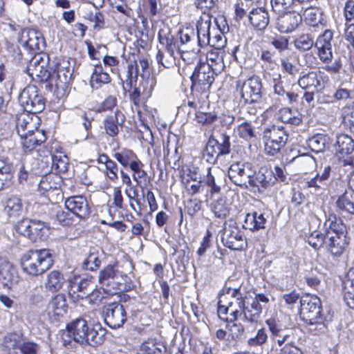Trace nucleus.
Returning <instances> with one entry per match:
<instances>
[{"label": "nucleus", "instance_id": "nucleus-27", "mask_svg": "<svg viewBox=\"0 0 354 354\" xmlns=\"http://www.w3.org/2000/svg\"><path fill=\"white\" fill-rule=\"evenodd\" d=\"M248 18L253 28L259 30L266 29L270 21L268 12L263 8L252 9L248 13Z\"/></svg>", "mask_w": 354, "mask_h": 354}, {"label": "nucleus", "instance_id": "nucleus-50", "mask_svg": "<svg viewBox=\"0 0 354 354\" xmlns=\"http://www.w3.org/2000/svg\"><path fill=\"white\" fill-rule=\"evenodd\" d=\"M225 26H223V29H221L219 26L218 28H213L212 34L211 37L209 44L210 46L214 47L216 50H221L223 48L226 44V39L223 35L225 32Z\"/></svg>", "mask_w": 354, "mask_h": 354}, {"label": "nucleus", "instance_id": "nucleus-21", "mask_svg": "<svg viewBox=\"0 0 354 354\" xmlns=\"http://www.w3.org/2000/svg\"><path fill=\"white\" fill-rule=\"evenodd\" d=\"M88 326L84 319H76L66 325L68 335L75 342L84 345L88 340L86 334L88 331Z\"/></svg>", "mask_w": 354, "mask_h": 354}, {"label": "nucleus", "instance_id": "nucleus-38", "mask_svg": "<svg viewBox=\"0 0 354 354\" xmlns=\"http://www.w3.org/2000/svg\"><path fill=\"white\" fill-rule=\"evenodd\" d=\"M304 8L301 12L302 19L310 26H316L322 20V12L317 8V5H308Z\"/></svg>", "mask_w": 354, "mask_h": 354}, {"label": "nucleus", "instance_id": "nucleus-31", "mask_svg": "<svg viewBox=\"0 0 354 354\" xmlns=\"http://www.w3.org/2000/svg\"><path fill=\"white\" fill-rule=\"evenodd\" d=\"M103 259L104 252L98 248H92L82 262V268L91 271L96 270L100 268Z\"/></svg>", "mask_w": 354, "mask_h": 354}, {"label": "nucleus", "instance_id": "nucleus-24", "mask_svg": "<svg viewBox=\"0 0 354 354\" xmlns=\"http://www.w3.org/2000/svg\"><path fill=\"white\" fill-rule=\"evenodd\" d=\"M19 281L17 270L12 264L3 261L0 263V283L8 289H11Z\"/></svg>", "mask_w": 354, "mask_h": 354}, {"label": "nucleus", "instance_id": "nucleus-51", "mask_svg": "<svg viewBox=\"0 0 354 354\" xmlns=\"http://www.w3.org/2000/svg\"><path fill=\"white\" fill-rule=\"evenodd\" d=\"M22 207L21 199L17 196H12L7 200L4 210L9 216H15L21 212Z\"/></svg>", "mask_w": 354, "mask_h": 354}, {"label": "nucleus", "instance_id": "nucleus-41", "mask_svg": "<svg viewBox=\"0 0 354 354\" xmlns=\"http://www.w3.org/2000/svg\"><path fill=\"white\" fill-rule=\"evenodd\" d=\"M279 119L283 123L297 126L302 122V115L297 109L283 108L279 111Z\"/></svg>", "mask_w": 354, "mask_h": 354}, {"label": "nucleus", "instance_id": "nucleus-2", "mask_svg": "<svg viewBox=\"0 0 354 354\" xmlns=\"http://www.w3.org/2000/svg\"><path fill=\"white\" fill-rule=\"evenodd\" d=\"M98 281L104 291L111 294L115 293L118 290L127 292L134 287L131 278L120 271L115 264H109L101 270Z\"/></svg>", "mask_w": 354, "mask_h": 354}, {"label": "nucleus", "instance_id": "nucleus-14", "mask_svg": "<svg viewBox=\"0 0 354 354\" xmlns=\"http://www.w3.org/2000/svg\"><path fill=\"white\" fill-rule=\"evenodd\" d=\"M18 41L30 52L42 51L45 48L41 32L35 29H24L18 37Z\"/></svg>", "mask_w": 354, "mask_h": 354}, {"label": "nucleus", "instance_id": "nucleus-49", "mask_svg": "<svg viewBox=\"0 0 354 354\" xmlns=\"http://www.w3.org/2000/svg\"><path fill=\"white\" fill-rule=\"evenodd\" d=\"M31 118L28 113H23L17 116V132L19 136H24L28 129H32V123Z\"/></svg>", "mask_w": 354, "mask_h": 354}, {"label": "nucleus", "instance_id": "nucleus-11", "mask_svg": "<svg viewBox=\"0 0 354 354\" xmlns=\"http://www.w3.org/2000/svg\"><path fill=\"white\" fill-rule=\"evenodd\" d=\"M104 319L111 328L122 327L127 321V313L124 306L118 302L106 304L103 308Z\"/></svg>", "mask_w": 354, "mask_h": 354}, {"label": "nucleus", "instance_id": "nucleus-35", "mask_svg": "<svg viewBox=\"0 0 354 354\" xmlns=\"http://www.w3.org/2000/svg\"><path fill=\"white\" fill-rule=\"evenodd\" d=\"M15 171L13 164L5 160H0V191L10 185Z\"/></svg>", "mask_w": 354, "mask_h": 354}, {"label": "nucleus", "instance_id": "nucleus-16", "mask_svg": "<svg viewBox=\"0 0 354 354\" xmlns=\"http://www.w3.org/2000/svg\"><path fill=\"white\" fill-rule=\"evenodd\" d=\"M275 182L276 178L274 176V171L271 167L262 166L257 172L252 170L250 188H257L259 192H262L267 188L273 186Z\"/></svg>", "mask_w": 354, "mask_h": 354}, {"label": "nucleus", "instance_id": "nucleus-5", "mask_svg": "<svg viewBox=\"0 0 354 354\" xmlns=\"http://www.w3.org/2000/svg\"><path fill=\"white\" fill-rule=\"evenodd\" d=\"M218 68H212V64L200 61L190 77L191 89L193 93H203L210 88L217 75Z\"/></svg>", "mask_w": 354, "mask_h": 354}, {"label": "nucleus", "instance_id": "nucleus-40", "mask_svg": "<svg viewBox=\"0 0 354 354\" xmlns=\"http://www.w3.org/2000/svg\"><path fill=\"white\" fill-rule=\"evenodd\" d=\"M48 308L55 315L62 316L67 312L68 304L64 294H57L52 297L48 303Z\"/></svg>", "mask_w": 354, "mask_h": 354}, {"label": "nucleus", "instance_id": "nucleus-43", "mask_svg": "<svg viewBox=\"0 0 354 354\" xmlns=\"http://www.w3.org/2000/svg\"><path fill=\"white\" fill-rule=\"evenodd\" d=\"M329 138L324 134L317 133L308 138V147L314 152H323L328 145Z\"/></svg>", "mask_w": 354, "mask_h": 354}, {"label": "nucleus", "instance_id": "nucleus-37", "mask_svg": "<svg viewBox=\"0 0 354 354\" xmlns=\"http://www.w3.org/2000/svg\"><path fill=\"white\" fill-rule=\"evenodd\" d=\"M4 344L5 346L9 349L18 347L21 354H37L39 350V346L33 342H24L17 345L16 340H12L8 337H5Z\"/></svg>", "mask_w": 354, "mask_h": 354}, {"label": "nucleus", "instance_id": "nucleus-44", "mask_svg": "<svg viewBox=\"0 0 354 354\" xmlns=\"http://www.w3.org/2000/svg\"><path fill=\"white\" fill-rule=\"evenodd\" d=\"M293 44L299 52L309 50L315 46L314 36L311 33L299 34L295 38Z\"/></svg>", "mask_w": 354, "mask_h": 354}, {"label": "nucleus", "instance_id": "nucleus-10", "mask_svg": "<svg viewBox=\"0 0 354 354\" xmlns=\"http://www.w3.org/2000/svg\"><path fill=\"white\" fill-rule=\"evenodd\" d=\"M252 170L251 163L237 162L230 167L228 177L234 185L243 188H250Z\"/></svg>", "mask_w": 354, "mask_h": 354}, {"label": "nucleus", "instance_id": "nucleus-52", "mask_svg": "<svg viewBox=\"0 0 354 354\" xmlns=\"http://www.w3.org/2000/svg\"><path fill=\"white\" fill-rule=\"evenodd\" d=\"M53 175L42 176L38 185L39 191L41 194L57 189L59 184L54 180Z\"/></svg>", "mask_w": 354, "mask_h": 354}, {"label": "nucleus", "instance_id": "nucleus-54", "mask_svg": "<svg viewBox=\"0 0 354 354\" xmlns=\"http://www.w3.org/2000/svg\"><path fill=\"white\" fill-rule=\"evenodd\" d=\"M273 12L282 14L286 11L294 10V0H270Z\"/></svg>", "mask_w": 354, "mask_h": 354}, {"label": "nucleus", "instance_id": "nucleus-36", "mask_svg": "<svg viewBox=\"0 0 354 354\" xmlns=\"http://www.w3.org/2000/svg\"><path fill=\"white\" fill-rule=\"evenodd\" d=\"M88 340L85 342L84 345H90L96 346L102 344L104 341V335L106 330L102 328L100 324H96L93 326H88Z\"/></svg>", "mask_w": 354, "mask_h": 354}, {"label": "nucleus", "instance_id": "nucleus-15", "mask_svg": "<svg viewBox=\"0 0 354 354\" xmlns=\"http://www.w3.org/2000/svg\"><path fill=\"white\" fill-rule=\"evenodd\" d=\"M280 15L277 17L276 27L281 33L293 32L302 21L301 12L298 10V7Z\"/></svg>", "mask_w": 354, "mask_h": 354}, {"label": "nucleus", "instance_id": "nucleus-1", "mask_svg": "<svg viewBox=\"0 0 354 354\" xmlns=\"http://www.w3.org/2000/svg\"><path fill=\"white\" fill-rule=\"evenodd\" d=\"M243 296L241 287L225 286L218 295V315L226 322H234L240 317L243 322L252 326L260 324L263 309L267 308L271 297L269 294L253 292Z\"/></svg>", "mask_w": 354, "mask_h": 354}, {"label": "nucleus", "instance_id": "nucleus-39", "mask_svg": "<svg viewBox=\"0 0 354 354\" xmlns=\"http://www.w3.org/2000/svg\"><path fill=\"white\" fill-rule=\"evenodd\" d=\"M90 82L93 88H98L102 84L109 83L111 77L108 73L104 71L101 64H96L93 67Z\"/></svg>", "mask_w": 354, "mask_h": 354}, {"label": "nucleus", "instance_id": "nucleus-3", "mask_svg": "<svg viewBox=\"0 0 354 354\" xmlns=\"http://www.w3.org/2000/svg\"><path fill=\"white\" fill-rule=\"evenodd\" d=\"M300 307L302 319L310 326V329L318 333L324 332L326 326L320 299L316 295L306 294L300 299Z\"/></svg>", "mask_w": 354, "mask_h": 354}, {"label": "nucleus", "instance_id": "nucleus-61", "mask_svg": "<svg viewBox=\"0 0 354 354\" xmlns=\"http://www.w3.org/2000/svg\"><path fill=\"white\" fill-rule=\"evenodd\" d=\"M196 120L198 123H201L203 124H211L214 122H215L217 119V115L214 113L208 112H196Z\"/></svg>", "mask_w": 354, "mask_h": 354}, {"label": "nucleus", "instance_id": "nucleus-62", "mask_svg": "<svg viewBox=\"0 0 354 354\" xmlns=\"http://www.w3.org/2000/svg\"><path fill=\"white\" fill-rule=\"evenodd\" d=\"M232 324L229 326L231 335L233 339H241L244 336L245 331L248 328L245 327L241 323L232 322Z\"/></svg>", "mask_w": 354, "mask_h": 354}, {"label": "nucleus", "instance_id": "nucleus-30", "mask_svg": "<svg viewBox=\"0 0 354 354\" xmlns=\"http://www.w3.org/2000/svg\"><path fill=\"white\" fill-rule=\"evenodd\" d=\"M331 171L332 168L330 165L321 168L315 177L307 181L308 187L314 188L315 190L324 189L329 181Z\"/></svg>", "mask_w": 354, "mask_h": 354}, {"label": "nucleus", "instance_id": "nucleus-48", "mask_svg": "<svg viewBox=\"0 0 354 354\" xmlns=\"http://www.w3.org/2000/svg\"><path fill=\"white\" fill-rule=\"evenodd\" d=\"M354 195L352 192H345L336 201L337 207L342 211L354 214Z\"/></svg>", "mask_w": 354, "mask_h": 354}, {"label": "nucleus", "instance_id": "nucleus-18", "mask_svg": "<svg viewBox=\"0 0 354 354\" xmlns=\"http://www.w3.org/2000/svg\"><path fill=\"white\" fill-rule=\"evenodd\" d=\"M64 205L73 216L79 219H85L91 213L88 201L83 196L78 195L68 197L66 199Z\"/></svg>", "mask_w": 354, "mask_h": 354}, {"label": "nucleus", "instance_id": "nucleus-29", "mask_svg": "<svg viewBox=\"0 0 354 354\" xmlns=\"http://www.w3.org/2000/svg\"><path fill=\"white\" fill-rule=\"evenodd\" d=\"M158 40L160 44L165 48V50L170 56L175 58V52L179 46L168 26H165L159 30Z\"/></svg>", "mask_w": 354, "mask_h": 354}, {"label": "nucleus", "instance_id": "nucleus-57", "mask_svg": "<svg viewBox=\"0 0 354 354\" xmlns=\"http://www.w3.org/2000/svg\"><path fill=\"white\" fill-rule=\"evenodd\" d=\"M159 352L160 350L156 346L154 340L149 339L140 346L137 354H156Z\"/></svg>", "mask_w": 354, "mask_h": 354}, {"label": "nucleus", "instance_id": "nucleus-56", "mask_svg": "<svg viewBox=\"0 0 354 354\" xmlns=\"http://www.w3.org/2000/svg\"><path fill=\"white\" fill-rule=\"evenodd\" d=\"M237 133L240 138L246 140L255 138L254 128L248 122H243L237 127Z\"/></svg>", "mask_w": 354, "mask_h": 354}, {"label": "nucleus", "instance_id": "nucleus-47", "mask_svg": "<svg viewBox=\"0 0 354 354\" xmlns=\"http://www.w3.org/2000/svg\"><path fill=\"white\" fill-rule=\"evenodd\" d=\"M48 231V228L44 222L33 220L28 238L33 241L43 239L46 236Z\"/></svg>", "mask_w": 354, "mask_h": 354}, {"label": "nucleus", "instance_id": "nucleus-42", "mask_svg": "<svg viewBox=\"0 0 354 354\" xmlns=\"http://www.w3.org/2000/svg\"><path fill=\"white\" fill-rule=\"evenodd\" d=\"M210 209L214 216L218 218L223 219L230 214V207L227 203L226 198L219 197L218 199L212 202Z\"/></svg>", "mask_w": 354, "mask_h": 354}, {"label": "nucleus", "instance_id": "nucleus-22", "mask_svg": "<svg viewBox=\"0 0 354 354\" xmlns=\"http://www.w3.org/2000/svg\"><path fill=\"white\" fill-rule=\"evenodd\" d=\"M24 151L32 152L37 146L41 145L46 140V136L44 130L38 128L28 129L24 136H20Z\"/></svg>", "mask_w": 354, "mask_h": 354}, {"label": "nucleus", "instance_id": "nucleus-34", "mask_svg": "<svg viewBox=\"0 0 354 354\" xmlns=\"http://www.w3.org/2000/svg\"><path fill=\"white\" fill-rule=\"evenodd\" d=\"M335 148L337 153L341 156L351 154L354 150V140L346 134H339L336 136Z\"/></svg>", "mask_w": 354, "mask_h": 354}, {"label": "nucleus", "instance_id": "nucleus-45", "mask_svg": "<svg viewBox=\"0 0 354 354\" xmlns=\"http://www.w3.org/2000/svg\"><path fill=\"white\" fill-rule=\"evenodd\" d=\"M113 158L124 167L129 166L131 169L133 162H136L139 158L131 149H122L120 151L113 154Z\"/></svg>", "mask_w": 354, "mask_h": 354}, {"label": "nucleus", "instance_id": "nucleus-59", "mask_svg": "<svg viewBox=\"0 0 354 354\" xmlns=\"http://www.w3.org/2000/svg\"><path fill=\"white\" fill-rule=\"evenodd\" d=\"M290 162H295L302 165L303 169H306L315 164V159L310 155L302 153L294 157Z\"/></svg>", "mask_w": 354, "mask_h": 354}, {"label": "nucleus", "instance_id": "nucleus-23", "mask_svg": "<svg viewBox=\"0 0 354 354\" xmlns=\"http://www.w3.org/2000/svg\"><path fill=\"white\" fill-rule=\"evenodd\" d=\"M198 45L203 48L209 44L211 35L213 32L212 28V18L209 15L201 17L196 24Z\"/></svg>", "mask_w": 354, "mask_h": 354}, {"label": "nucleus", "instance_id": "nucleus-9", "mask_svg": "<svg viewBox=\"0 0 354 354\" xmlns=\"http://www.w3.org/2000/svg\"><path fill=\"white\" fill-rule=\"evenodd\" d=\"M73 71H64L58 68L52 74L50 83L45 85L46 89L53 91L58 98L66 95L69 84L73 79Z\"/></svg>", "mask_w": 354, "mask_h": 354}, {"label": "nucleus", "instance_id": "nucleus-6", "mask_svg": "<svg viewBox=\"0 0 354 354\" xmlns=\"http://www.w3.org/2000/svg\"><path fill=\"white\" fill-rule=\"evenodd\" d=\"M289 134L282 126L272 125L266 128L263 132L264 151L270 156L280 153L288 140Z\"/></svg>", "mask_w": 354, "mask_h": 354}, {"label": "nucleus", "instance_id": "nucleus-17", "mask_svg": "<svg viewBox=\"0 0 354 354\" xmlns=\"http://www.w3.org/2000/svg\"><path fill=\"white\" fill-rule=\"evenodd\" d=\"M322 74L319 70L302 71L297 79V84L302 90L319 91L323 87Z\"/></svg>", "mask_w": 354, "mask_h": 354}, {"label": "nucleus", "instance_id": "nucleus-20", "mask_svg": "<svg viewBox=\"0 0 354 354\" xmlns=\"http://www.w3.org/2000/svg\"><path fill=\"white\" fill-rule=\"evenodd\" d=\"M221 241L225 247L232 250H242L247 245L242 232L237 227L225 228Z\"/></svg>", "mask_w": 354, "mask_h": 354}, {"label": "nucleus", "instance_id": "nucleus-53", "mask_svg": "<svg viewBox=\"0 0 354 354\" xmlns=\"http://www.w3.org/2000/svg\"><path fill=\"white\" fill-rule=\"evenodd\" d=\"M326 236V233L325 231L324 233H322L319 231L315 230L308 236L307 241L312 248L317 250L325 245Z\"/></svg>", "mask_w": 354, "mask_h": 354}, {"label": "nucleus", "instance_id": "nucleus-32", "mask_svg": "<svg viewBox=\"0 0 354 354\" xmlns=\"http://www.w3.org/2000/svg\"><path fill=\"white\" fill-rule=\"evenodd\" d=\"M66 283L64 274L59 270H52L46 276L45 288L51 292L60 290Z\"/></svg>", "mask_w": 354, "mask_h": 354}, {"label": "nucleus", "instance_id": "nucleus-4", "mask_svg": "<svg viewBox=\"0 0 354 354\" xmlns=\"http://www.w3.org/2000/svg\"><path fill=\"white\" fill-rule=\"evenodd\" d=\"M54 263L50 250H30L21 258L22 270L28 274L37 276L50 269Z\"/></svg>", "mask_w": 354, "mask_h": 354}, {"label": "nucleus", "instance_id": "nucleus-46", "mask_svg": "<svg viewBox=\"0 0 354 354\" xmlns=\"http://www.w3.org/2000/svg\"><path fill=\"white\" fill-rule=\"evenodd\" d=\"M120 115V111H117L114 115L106 116L103 121L105 133L110 137L114 138L118 135V116Z\"/></svg>", "mask_w": 354, "mask_h": 354}, {"label": "nucleus", "instance_id": "nucleus-58", "mask_svg": "<svg viewBox=\"0 0 354 354\" xmlns=\"http://www.w3.org/2000/svg\"><path fill=\"white\" fill-rule=\"evenodd\" d=\"M56 219L63 226H70L74 223V216L68 210L65 212L62 209H59L56 212Z\"/></svg>", "mask_w": 354, "mask_h": 354}, {"label": "nucleus", "instance_id": "nucleus-55", "mask_svg": "<svg viewBox=\"0 0 354 354\" xmlns=\"http://www.w3.org/2000/svg\"><path fill=\"white\" fill-rule=\"evenodd\" d=\"M268 336L265 328L259 329L256 335L248 339V344L252 347L261 346L268 342Z\"/></svg>", "mask_w": 354, "mask_h": 354}, {"label": "nucleus", "instance_id": "nucleus-19", "mask_svg": "<svg viewBox=\"0 0 354 354\" xmlns=\"http://www.w3.org/2000/svg\"><path fill=\"white\" fill-rule=\"evenodd\" d=\"M333 41V32L327 29L322 35H319L315 41V46L318 50V55L323 62L331 61L333 57L332 42Z\"/></svg>", "mask_w": 354, "mask_h": 354}, {"label": "nucleus", "instance_id": "nucleus-64", "mask_svg": "<svg viewBox=\"0 0 354 354\" xmlns=\"http://www.w3.org/2000/svg\"><path fill=\"white\" fill-rule=\"evenodd\" d=\"M207 64H212V68H218V71L223 68V59L217 52L211 50L207 54Z\"/></svg>", "mask_w": 354, "mask_h": 354}, {"label": "nucleus", "instance_id": "nucleus-28", "mask_svg": "<svg viewBox=\"0 0 354 354\" xmlns=\"http://www.w3.org/2000/svg\"><path fill=\"white\" fill-rule=\"evenodd\" d=\"M324 247L333 256L339 257L342 254L348 243L346 236L326 234Z\"/></svg>", "mask_w": 354, "mask_h": 354}, {"label": "nucleus", "instance_id": "nucleus-13", "mask_svg": "<svg viewBox=\"0 0 354 354\" xmlns=\"http://www.w3.org/2000/svg\"><path fill=\"white\" fill-rule=\"evenodd\" d=\"M241 98L247 104L259 103L262 98V83L258 77L245 80L241 87Z\"/></svg>", "mask_w": 354, "mask_h": 354}, {"label": "nucleus", "instance_id": "nucleus-8", "mask_svg": "<svg viewBox=\"0 0 354 354\" xmlns=\"http://www.w3.org/2000/svg\"><path fill=\"white\" fill-rule=\"evenodd\" d=\"M231 151L230 137L225 133H221L218 138L211 136L207 142L204 156L207 161L215 163L220 156L228 155Z\"/></svg>", "mask_w": 354, "mask_h": 354}, {"label": "nucleus", "instance_id": "nucleus-60", "mask_svg": "<svg viewBox=\"0 0 354 354\" xmlns=\"http://www.w3.org/2000/svg\"><path fill=\"white\" fill-rule=\"evenodd\" d=\"M143 164L139 159L136 162L131 165V171L133 174V179L140 185V179L145 178L147 175V172L142 169Z\"/></svg>", "mask_w": 354, "mask_h": 354}, {"label": "nucleus", "instance_id": "nucleus-33", "mask_svg": "<svg viewBox=\"0 0 354 354\" xmlns=\"http://www.w3.org/2000/svg\"><path fill=\"white\" fill-rule=\"evenodd\" d=\"M266 223V219L263 214L253 212L245 215L243 227L251 231L259 230L265 227Z\"/></svg>", "mask_w": 354, "mask_h": 354}, {"label": "nucleus", "instance_id": "nucleus-7", "mask_svg": "<svg viewBox=\"0 0 354 354\" xmlns=\"http://www.w3.org/2000/svg\"><path fill=\"white\" fill-rule=\"evenodd\" d=\"M19 102L26 112L33 114L41 112L46 105L45 98L35 85H28L22 90Z\"/></svg>", "mask_w": 354, "mask_h": 354}, {"label": "nucleus", "instance_id": "nucleus-25", "mask_svg": "<svg viewBox=\"0 0 354 354\" xmlns=\"http://www.w3.org/2000/svg\"><path fill=\"white\" fill-rule=\"evenodd\" d=\"M41 57L37 58V57L30 60L27 66L28 74L32 78L36 77L39 81L48 84L50 83L51 73L44 68V61L41 62Z\"/></svg>", "mask_w": 354, "mask_h": 354}, {"label": "nucleus", "instance_id": "nucleus-12", "mask_svg": "<svg viewBox=\"0 0 354 354\" xmlns=\"http://www.w3.org/2000/svg\"><path fill=\"white\" fill-rule=\"evenodd\" d=\"M94 281L91 276H74L68 281V293L80 299L86 298L94 290Z\"/></svg>", "mask_w": 354, "mask_h": 354}, {"label": "nucleus", "instance_id": "nucleus-63", "mask_svg": "<svg viewBox=\"0 0 354 354\" xmlns=\"http://www.w3.org/2000/svg\"><path fill=\"white\" fill-rule=\"evenodd\" d=\"M272 87L274 93L280 97L285 96L287 91L284 87V82L281 80L280 74L277 75V77L272 80Z\"/></svg>", "mask_w": 354, "mask_h": 354}, {"label": "nucleus", "instance_id": "nucleus-26", "mask_svg": "<svg viewBox=\"0 0 354 354\" xmlns=\"http://www.w3.org/2000/svg\"><path fill=\"white\" fill-rule=\"evenodd\" d=\"M326 220L324 223V231L326 234L346 236V227L340 218H338L335 214L329 213L325 214Z\"/></svg>", "mask_w": 354, "mask_h": 354}]
</instances>
